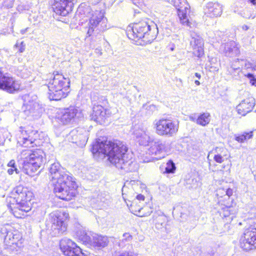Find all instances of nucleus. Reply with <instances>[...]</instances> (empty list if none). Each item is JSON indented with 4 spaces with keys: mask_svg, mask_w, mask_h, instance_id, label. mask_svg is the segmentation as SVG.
Segmentation results:
<instances>
[{
    "mask_svg": "<svg viewBox=\"0 0 256 256\" xmlns=\"http://www.w3.org/2000/svg\"><path fill=\"white\" fill-rule=\"evenodd\" d=\"M160 170L164 174H173L176 171V167L173 161L170 160L166 162V166L162 165L160 166Z\"/></svg>",
    "mask_w": 256,
    "mask_h": 256,
    "instance_id": "26",
    "label": "nucleus"
},
{
    "mask_svg": "<svg viewBox=\"0 0 256 256\" xmlns=\"http://www.w3.org/2000/svg\"><path fill=\"white\" fill-rule=\"evenodd\" d=\"M236 212V204L234 206H226L222 208L220 214L224 217H228L230 215H234Z\"/></svg>",
    "mask_w": 256,
    "mask_h": 256,
    "instance_id": "28",
    "label": "nucleus"
},
{
    "mask_svg": "<svg viewBox=\"0 0 256 256\" xmlns=\"http://www.w3.org/2000/svg\"><path fill=\"white\" fill-rule=\"evenodd\" d=\"M173 82L172 87L174 89H175V86L179 88L182 86V80L180 79L176 78L173 80Z\"/></svg>",
    "mask_w": 256,
    "mask_h": 256,
    "instance_id": "32",
    "label": "nucleus"
},
{
    "mask_svg": "<svg viewBox=\"0 0 256 256\" xmlns=\"http://www.w3.org/2000/svg\"><path fill=\"white\" fill-rule=\"evenodd\" d=\"M15 46L18 48V52L20 53L24 52L25 50V44L24 42H22L20 43L16 42Z\"/></svg>",
    "mask_w": 256,
    "mask_h": 256,
    "instance_id": "30",
    "label": "nucleus"
},
{
    "mask_svg": "<svg viewBox=\"0 0 256 256\" xmlns=\"http://www.w3.org/2000/svg\"><path fill=\"white\" fill-rule=\"evenodd\" d=\"M49 178L54 193L60 200L69 202L74 200L78 194V186L76 178L65 171L58 164L50 167Z\"/></svg>",
    "mask_w": 256,
    "mask_h": 256,
    "instance_id": "1",
    "label": "nucleus"
},
{
    "mask_svg": "<svg viewBox=\"0 0 256 256\" xmlns=\"http://www.w3.org/2000/svg\"><path fill=\"white\" fill-rule=\"evenodd\" d=\"M245 76L249 78L250 80V83L252 86H256V78L254 76L250 73H248L245 75Z\"/></svg>",
    "mask_w": 256,
    "mask_h": 256,
    "instance_id": "31",
    "label": "nucleus"
},
{
    "mask_svg": "<svg viewBox=\"0 0 256 256\" xmlns=\"http://www.w3.org/2000/svg\"><path fill=\"white\" fill-rule=\"evenodd\" d=\"M222 13L221 6L216 3H209L205 8V14L211 18L220 16Z\"/></svg>",
    "mask_w": 256,
    "mask_h": 256,
    "instance_id": "24",
    "label": "nucleus"
},
{
    "mask_svg": "<svg viewBox=\"0 0 256 256\" xmlns=\"http://www.w3.org/2000/svg\"><path fill=\"white\" fill-rule=\"evenodd\" d=\"M102 103L103 105L100 104L94 105L90 115L92 120L100 124L108 122L112 114L110 110L106 108V106L108 104V100L105 98Z\"/></svg>",
    "mask_w": 256,
    "mask_h": 256,
    "instance_id": "12",
    "label": "nucleus"
},
{
    "mask_svg": "<svg viewBox=\"0 0 256 256\" xmlns=\"http://www.w3.org/2000/svg\"><path fill=\"white\" fill-rule=\"evenodd\" d=\"M226 194L229 197L232 196L233 194V190L232 188H228L226 190Z\"/></svg>",
    "mask_w": 256,
    "mask_h": 256,
    "instance_id": "37",
    "label": "nucleus"
},
{
    "mask_svg": "<svg viewBox=\"0 0 256 256\" xmlns=\"http://www.w3.org/2000/svg\"><path fill=\"white\" fill-rule=\"evenodd\" d=\"M190 44L192 47V54L195 56L201 58L204 55V42L202 38H194Z\"/></svg>",
    "mask_w": 256,
    "mask_h": 256,
    "instance_id": "23",
    "label": "nucleus"
},
{
    "mask_svg": "<svg viewBox=\"0 0 256 256\" xmlns=\"http://www.w3.org/2000/svg\"><path fill=\"white\" fill-rule=\"evenodd\" d=\"M34 196L28 188L18 186L13 188L6 198L7 206L16 218L24 219L33 206Z\"/></svg>",
    "mask_w": 256,
    "mask_h": 256,
    "instance_id": "2",
    "label": "nucleus"
},
{
    "mask_svg": "<svg viewBox=\"0 0 256 256\" xmlns=\"http://www.w3.org/2000/svg\"><path fill=\"white\" fill-rule=\"evenodd\" d=\"M46 135L32 126L21 127L17 137L18 144L24 148H40L46 142Z\"/></svg>",
    "mask_w": 256,
    "mask_h": 256,
    "instance_id": "6",
    "label": "nucleus"
},
{
    "mask_svg": "<svg viewBox=\"0 0 256 256\" xmlns=\"http://www.w3.org/2000/svg\"><path fill=\"white\" fill-rule=\"evenodd\" d=\"M150 107H154V108H156V106H154V105H152V106H150Z\"/></svg>",
    "mask_w": 256,
    "mask_h": 256,
    "instance_id": "44",
    "label": "nucleus"
},
{
    "mask_svg": "<svg viewBox=\"0 0 256 256\" xmlns=\"http://www.w3.org/2000/svg\"><path fill=\"white\" fill-rule=\"evenodd\" d=\"M210 120V114L208 112H204L200 114L196 119V123L202 126L208 125Z\"/></svg>",
    "mask_w": 256,
    "mask_h": 256,
    "instance_id": "27",
    "label": "nucleus"
},
{
    "mask_svg": "<svg viewBox=\"0 0 256 256\" xmlns=\"http://www.w3.org/2000/svg\"><path fill=\"white\" fill-rule=\"evenodd\" d=\"M123 237L125 240H130L132 239V236L128 232L124 233L123 234Z\"/></svg>",
    "mask_w": 256,
    "mask_h": 256,
    "instance_id": "36",
    "label": "nucleus"
},
{
    "mask_svg": "<svg viewBox=\"0 0 256 256\" xmlns=\"http://www.w3.org/2000/svg\"><path fill=\"white\" fill-rule=\"evenodd\" d=\"M102 16L100 12H93L89 20L87 34L90 36L94 34L95 29L98 27L102 22Z\"/></svg>",
    "mask_w": 256,
    "mask_h": 256,
    "instance_id": "21",
    "label": "nucleus"
},
{
    "mask_svg": "<svg viewBox=\"0 0 256 256\" xmlns=\"http://www.w3.org/2000/svg\"><path fill=\"white\" fill-rule=\"evenodd\" d=\"M171 1L177 10V16L180 24L183 26L191 27L192 20L189 16L190 10L187 4L180 2V0H172Z\"/></svg>",
    "mask_w": 256,
    "mask_h": 256,
    "instance_id": "16",
    "label": "nucleus"
},
{
    "mask_svg": "<svg viewBox=\"0 0 256 256\" xmlns=\"http://www.w3.org/2000/svg\"><path fill=\"white\" fill-rule=\"evenodd\" d=\"M0 90L10 94L20 90V84L12 76H6L0 68Z\"/></svg>",
    "mask_w": 256,
    "mask_h": 256,
    "instance_id": "15",
    "label": "nucleus"
},
{
    "mask_svg": "<svg viewBox=\"0 0 256 256\" xmlns=\"http://www.w3.org/2000/svg\"><path fill=\"white\" fill-rule=\"evenodd\" d=\"M74 7V0H52V10L57 16H68L72 12Z\"/></svg>",
    "mask_w": 256,
    "mask_h": 256,
    "instance_id": "13",
    "label": "nucleus"
},
{
    "mask_svg": "<svg viewBox=\"0 0 256 256\" xmlns=\"http://www.w3.org/2000/svg\"><path fill=\"white\" fill-rule=\"evenodd\" d=\"M194 83L196 84V85L197 86H199L200 84V82L198 80H196L194 81Z\"/></svg>",
    "mask_w": 256,
    "mask_h": 256,
    "instance_id": "42",
    "label": "nucleus"
},
{
    "mask_svg": "<svg viewBox=\"0 0 256 256\" xmlns=\"http://www.w3.org/2000/svg\"><path fill=\"white\" fill-rule=\"evenodd\" d=\"M60 248L66 256H86L76 244L70 239H62L60 242Z\"/></svg>",
    "mask_w": 256,
    "mask_h": 256,
    "instance_id": "14",
    "label": "nucleus"
},
{
    "mask_svg": "<svg viewBox=\"0 0 256 256\" xmlns=\"http://www.w3.org/2000/svg\"><path fill=\"white\" fill-rule=\"evenodd\" d=\"M28 158L29 162L26 170L27 173L32 176L46 162V154L40 148H36L32 150V153L28 156Z\"/></svg>",
    "mask_w": 256,
    "mask_h": 256,
    "instance_id": "10",
    "label": "nucleus"
},
{
    "mask_svg": "<svg viewBox=\"0 0 256 256\" xmlns=\"http://www.w3.org/2000/svg\"><path fill=\"white\" fill-rule=\"evenodd\" d=\"M242 134L245 138V140H246L248 139L252 138V137L253 136V131L244 132Z\"/></svg>",
    "mask_w": 256,
    "mask_h": 256,
    "instance_id": "33",
    "label": "nucleus"
},
{
    "mask_svg": "<svg viewBox=\"0 0 256 256\" xmlns=\"http://www.w3.org/2000/svg\"><path fill=\"white\" fill-rule=\"evenodd\" d=\"M164 145L160 140H158L152 142L148 150L150 154L158 156L156 158L160 159L164 158V156H161L160 154L164 151Z\"/></svg>",
    "mask_w": 256,
    "mask_h": 256,
    "instance_id": "22",
    "label": "nucleus"
},
{
    "mask_svg": "<svg viewBox=\"0 0 256 256\" xmlns=\"http://www.w3.org/2000/svg\"><path fill=\"white\" fill-rule=\"evenodd\" d=\"M0 234L4 237V242L7 246L14 249L24 246V239L22 232L14 228L10 225L6 224L0 226Z\"/></svg>",
    "mask_w": 256,
    "mask_h": 256,
    "instance_id": "7",
    "label": "nucleus"
},
{
    "mask_svg": "<svg viewBox=\"0 0 256 256\" xmlns=\"http://www.w3.org/2000/svg\"><path fill=\"white\" fill-rule=\"evenodd\" d=\"M126 32L129 39L139 45L150 44L156 37L155 32L152 30L148 22L144 20L129 24Z\"/></svg>",
    "mask_w": 256,
    "mask_h": 256,
    "instance_id": "5",
    "label": "nucleus"
},
{
    "mask_svg": "<svg viewBox=\"0 0 256 256\" xmlns=\"http://www.w3.org/2000/svg\"><path fill=\"white\" fill-rule=\"evenodd\" d=\"M78 112V109L76 106H70L63 110L58 116V119L62 124H69L75 119Z\"/></svg>",
    "mask_w": 256,
    "mask_h": 256,
    "instance_id": "18",
    "label": "nucleus"
},
{
    "mask_svg": "<svg viewBox=\"0 0 256 256\" xmlns=\"http://www.w3.org/2000/svg\"><path fill=\"white\" fill-rule=\"evenodd\" d=\"M79 240L85 244L91 242L90 238L86 233L81 234L79 236Z\"/></svg>",
    "mask_w": 256,
    "mask_h": 256,
    "instance_id": "29",
    "label": "nucleus"
},
{
    "mask_svg": "<svg viewBox=\"0 0 256 256\" xmlns=\"http://www.w3.org/2000/svg\"><path fill=\"white\" fill-rule=\"evenodd\" d=\"M235 140L238 142L242 143L246 141L243 134H240L235 138Z\"/></svg>",
    "mask_w": 256,
    "mask_h": 256,
    "instance_id": "34",
    "label": "nucleus"
},
{
    "mask_svg": "<svg viewBox=\"0 0 256 256\" xmlns=\"http://www.w3.org/2000/svg\"><path fill=\"white\" fill-rule=\"evenodd\" d=\"M216 166V165H215V164H214V166H212V164H210V166L212 167V166Z\"/></svg>",
    "mask_w": 256,
    "mask_h": 256,
    "instance_id": "43",
    "label": "nucleus"
},
{
    "mask_svg": "<svg viewBox=\"0 0 256 256\" xmlns=\"http://www.w3.org/2000/svg\"><path fill=\"white\" fill-rule=\"evenodd\" d=\"M130 212L140 217L149 216L152 212V208L147 206H142L136 200H134L129 207Z\"/></svg>",
    "mask_w": 256,
    "mask_h": 256,
    "instance_id": "19",
    "label": "nucleus"
},
{
    "mask_svg": "<svg viewBox=\"0 0 256 256\" xmlns=\"http://www.w3.org/2000/svg\"><path fill=\"white\" fill-rule=\"evenodd\" d=\"M248 2L253 5H256V0H248Z\"/></svg>",
    "mask_w": 256,
    "mask_h": 256,
    "instance_id": "39",
    "label": "nucleus"
},
{
    "mask_svg": "<svg viewBox=\"0 0 256 256\" xmlns=\"http://www.w3.org/2000/svg\"><path fill=\"white\" fill-rule=\"evenodd\" d=\"M48 88V98L58 101L66 98L70 92V80L60 72L54 70L48 74L44 79Z\"/></svg>",
    "mask_w": 256,
    "mask_h": 256,
    "instance_id": "4",
    "label": "nucleus"
},
{
    "mask_svg": "<svg viewBox=\"0 0 256 256\" xmlns=\"http://www.w3.org/2000/svg\"><path fill=\"white\" fill-rule=\"evenodd\" d=\"M254 106L253 100L246 98L242 100L236 106L238 113L242 116H245L252 111Z\"/></svg>",
    "mask_w": 256,
    "mask_h": 256,
    "instance_id": "20",
    "label": "nucleus"
},
{
    "mask_svg": "<svg viewBox=\"0 0 256 256\" xmlns=\"http://www.w3.org/2000/svg\"><path fill=\"white\" fill-rule=\"evenodd\" d=\"M109 243L108 238L107 236L96 235L94 236L92 241V246L98 248L106 246Z\"/></svg>",
    "mask_w": 256,
    "mask_h": 256,
    "instance_id": "25",
    "label": "nucleus"
},
{
    "mask_svg": "<svg viewBox=\"0 0 256 256\" xmlns=\"http://www.w3.org/2000/svg\"><path fill=\"white\" fill-rule=\"evenodd\" d=\"M239 244L244 252L256 250V228L250 226L246 228L240 238Z\"/></svg>",
    "mask_w": 256,
    "mask_h": 256,
    "instance_id": "11",
    "label": "nucleus"
},
{
    "mask_svg": "<svg viewBox=\"0 0 256 256\" xmlns=\"http://www.w3.org/2000/svg\"><path fill=\"white\" fill-rule=\"evenodd\" d=\"M118 256H133V255L129 252H124Z\"/></svg>",
    "mask_w": 256,
    "mask_h": 256,
    "instance_id": "38",
    "label": "nucleus"
},
{
    "mask_svg": "<svg viewBox=\"0 0 256 256\" xmlns=\"http://www.w3.org/2000/svg\"><path fill=\"white\" fill-rule=\"evenodd\" d=\"M70 220L69 213L66 210H58L49 216V224L51 230L59 234L66 232Z\"/></svg>",
    "mask_w": 256,
    "mask_h": 256,
    "instance_id": "8",
    "label": "nucleus"
},
{
    "mask_svg": "<svg viewBox=\"0 0 256 256\" xmlns=\"http://www.w3.org/2000/svg\"><path fill=\"white\" fill-rule=\"evenodd\" d=\"M93 154H103L112 164L118 166L127 162L128 148L123 142L117 140H104L96 142L92 146Z\"/></svg>",
    "mask_w": 256,
    "mask_h": 256,
    "instance_id": "3",
    "label": "nucleus"
},
{
    "mask_svg": "<svg viewBox=\"0 0 256 256\" xmlns=\"http://www.w3.org/2000/svg\"><path fill=\"white\" fill-rule=\"evenodd\" d=\"M215 150L216 154L214 156V161L220 164L226 162L222 166V169L230 168L231 166L230 154L228 150L224 148H216Z\"/></svg>",
    "mask_w": 256,
    "mask_h": 256,
    "instance_id": "17",
    "label": "nucleus"
},
{
    "mask_svg": "<svg viewBox=\"0 0 256 256\" xmlns=\"http://www.w3.org/2000/svg\"><path fill=\"white\" fill-rule=\"evenodd\" d=\"M136 200H138L139 202L140 203L141 202H144L145 200V196L142 194H138L136 196Z\"/></svg>",
    "mask_w": 256,
    "mask_h": 256,
    "instance_id": "35",
    "label": "nucleus"
},
{
    "mask_svg": "<svg viewBox=\"0 0 256 256\" xmlns=\"http://www.w3.org/2000/svg\"><path fill=\"white\" fill-rule=\"evenodd\" d=\"M242 28L243 30H246L248 29V26L246 25H244L242 26Z\"/></svg>",
    "mask_w": 256,
    "mask_h": 256,
    "instance_id": "40",
    "label": "nucleus"
},
{
    "mask_svg": "<svg viewBox=\"0 0 256 256\" xmlns=\"http://www.w3.org/2000/svg\"><path fill=\"white\" fill-rule=\"evenodd\" d=\"M195 76L198 78V79H200L201 78V75L200 73L196 72L195 73Z\"/></svg>",
    "mask_w": 256,
    "mask_h": 256,
    "instance_id": "41",
    "label": "nucleus"
},
{
    "mask_svg": "<svg viewBox=\"0 0 256 256\" xmlns=\"http://www.w3.org/2000/svg\"><path fill=\"white\" fill-rule=\"evenodd\" d=\"M156 133L160 136H172L179 129V122L168 118H162L154 121Z\"/></svg>",
    "mask_w": 256,
    "mask_h": 256,
    "instance_id": "9",
    "label": "nucleus"
}]
</instances>
